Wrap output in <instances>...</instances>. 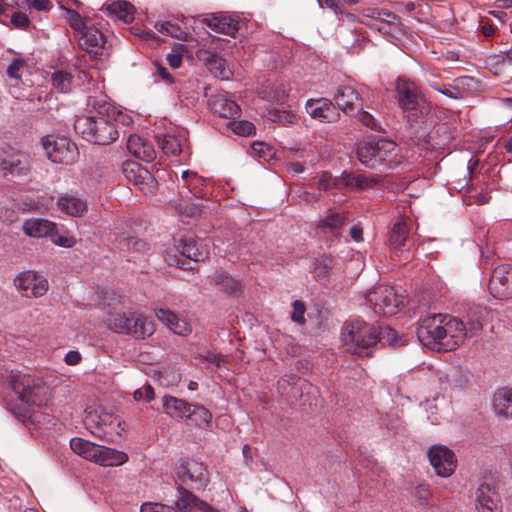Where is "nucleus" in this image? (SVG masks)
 Here are the masks:
<instances>
[{
    "instance_id": "51",
    "label": "nucleus",
    "mask_w": 512,
    "mask_h": 512,
    "mask_svg": "<svg viewBox=\"0 0 512 512\" xmlns=\"http://www.w3.org/2000/svg\"><path fill=\"white\" fill-rule=\"evenodd\" d=\"M121 244L128 245L129 243H133V250L136 252H145L149 249V244L145 241L131 235H121L117 238Z\"/></svg>"
},
{
    "instance_id": "49",
    "label": "nucleus",
    "mask_w": 512,
    "mask_h": 512,
    "mask_svg": "<svg viewBox=\"0 0 512 512\" xmlns=\"http://www.w3.org/2000/svg\"><path fill=\"white\" fill-rule=\"evenodd\" d=\"M65 10L67 13V22L75 32L80 33L88 27L79 12L70 8H66Z\"/></svg>"
},
{
    "instance_id": "52",
    "label": "nucleus",
    "mask_w": 512,
    "mask_h": 512,
    "mask_svg": "<svg viewBox=\"0 0 512 512\" xmlns=\"http://www.w3.org/2000/svg\"><path fill=\"white\" fill-rule=\"evenodd\" d=\"M135 154L138 158L146 162H152L156 159V151L152 144L143 141L141 146L135 150Z\"/></svg>"
},
{
    "instance_id": "14",
    "label": "nucleus",
    "mask_w": 512,
    "mask_h": 512,
    "mask_svg": "<svg viewBox=\"0 0 512 512\" xmlns=\"http://www.w3.org/2000/svg\"><path fill=\"white\" fill-rule=\"evenodd\" d=\"M180 256H174V261L167 259L169 265L175 264L177 267L183 270H193L194 265L204 260L206 252L199 248L197 242L192 238H186L182 240L181 245L178 248Z\"/></svg>"
},
{
    "instance_id": "30",
    "label": "nucleus",
    "mask_w": 512,
    "mask_h": 512,
    "mask_svg": "<svg viewBox=\"0 0 512 512\" xmlns=\"http://www.w3.org/2000/svg\"><path fill=\"white\" fill-rule=\"evenodd\" d=\"M23 232L30 237H50L57 230V225L46 219H30L23 224Z\"/></svg>"
},
{
    "instance_id": "62",
    "label": "nucleus",
    "mask_w": 512,
    "mask_h": 512,
    "mask_svg": "<svg viewBox=\"0 0 512 512\" xmlns=\"http://www.w3.org/2000/svg\"><path fill=\"white\" fill-rule=\"evenodd\" d=\"M377 15L379 19L388 25L397 26L400 23L399 17L388 10H377Z\"/></svg>"
},
{
    "instance_id": "17",
    "label": "nucleus",
    "mask_w": 512,
    "mask_h": 512,
    "mask_svg": "<svg viewBox=\"0 0 512 512\" xmlns=\"http://www.w3.org/2000/svg\"><path fill=\"white\" fill-rule=\"evenodd\" d=\"M14 282L17 289L26 297H40L48 290L47 280L33 271L23 272Z\"/></svg>"
},
{
    "instance_id": "38",
    "label": "nucleus",
    "mask_w": 512,
    "mask_h": 512,
    "mask_svg": "<svg viewBox=\"0 0 512 512\" xmlns=\"http://www.w3.org/2000/svg\"><path fill=\"white\" fill-rule=\"evenodd\" d=\"M182 180L184 182L183 188L187 189V193H191L197 198H203L206 195V193L200 189V186L204 185L206 180L199 177L196 173L183 171Z\"/></svg>"
},
{
    "instance_id": "11",
    "label": "nucleus",
    "mask_w": 512,
    "mask_h": 512,
    "mask_svg": "<svg viewBox=\"0 0 512 512\" xmlns=\"http://www.w3.org/2000/svg\"><path fill=\"white\" fill-rule=\"evenodd\" d=\"M444 319L438 351H453L466 339L465 323L448 314Z\"/></svg>"
},
{
    "instance_id": "12",
    "label": "nucleus",
    "mask_w": 512,
    "mask_h": 512,
    "mask_svg": "<svg viewBox=\"0 0 512 512\" xmlns=\"http://www.w3.org/2000/svg\"><path fill=\"white\" fill-rule=\"evenodd\" d=\"M445 316L446 314H433L420 319L416 334L424 346L438 351Z\"/></svg>"
},
{
    "instance_id": "26",
    "label": "nucleus",
    "mask_w": 512,
    "mask_h": 512,
    "mask_svg": "<svg viewBox=\"0 0 512 512\" xmlns=\"http://www.w3.org/2000/svg\"><path fill=\"white\" fill-rule=\"evenodd\" d=\"M410 219H399L397 220L390 233H389V245L395 251H403L409 241V224Z\"/></svg>"
},
{
    "instance_id": "32",
    "label": "nucleus",
    "mask_w": 512,
    "mask_h": 512,
    "mask_svg": "<svg viewBox=\"0 0 512 512\" xmlns=\"http://www.w3.org/2000/svg\"><path fill=\"white\" fill-rule=\"evenodd\" d=\"M162 323L174 334L187 336L191 333L190 324L171 310L162 308Z\"/></svg>"
},
{
    "instance_id": "56",
    "label": "nucleus",
    "mask_w": 512,
    "mask_h": 512,
    "mask_svg": "<svg viewBox=\"0 0 512 512\" xmlns=\"http://www.w3.org/2000/svg\"><path fill=\"white\" fill-rule=\"evenodd\" d=\"M356 116L358 121L361 122L364 126L370 128L373 131L378 129L379 125L376 119L367 111L362 110V108L357 109Z\"/></svg>"
},
{
    "instance_id": "13",
    "label": "nucleus",
    "mask_w": 512,
    "mask_h": 512,
    "mask_svg": "<svg viewBox=\"0 0 512 512\" xmlns=\"http://www.w3.org/2000/svg\"><path fill=\"white\" fill-rule=\"evenodd\" d=\"M488 288L495 298H512V266L503 264L494 268L489 279Z\"/></svg>"
},
{
    "instance_id": "58",
    "label": "nucleus",
    "mask_w": 512,
    "mask_h": 512,
    "mask_svg": "<svg viewBox=\"0 0 512 512\" xmlns=\"http://www.w3.org/2000/svg\"><path fill=\"white\" fill-rule=\"evenodd\" d=\"M11 23L14 27L26 30L31 25L29 17L20 11L14 12L11 16Z\"/></svg>"
},
{
    "instance_id": "39",
    "label": "nucleus",
    "mask_w": 512,
    "mask_h": 512,
    "mask_svg": "<svg viewBox=\"0 0 512 512\" xmlns=\"http://www.w3.org/2000/svg\"><path fill=\"white\" fill-rule=\"evenodd\" d=\"M109 11L125 23H131L134 20L135 7L126 0L113 2L109 6Z\"/></svg>"
},
{
    "instance_id": "42",
    "label": "nucleus",
    "mask_w": 512,
    "mask_h": 512,
    "mask_svg": "<svg viewBox=\"0 0 512 512\" xmlns=\"http://www.w3.org/2000/svg\"><path fill=\"white\" fill-rule=\"evenodd\" d=\"M72 81L73 75L63 70H56L51 75V83L59 92L69 91Z\"/></svg>"
},
{
    "instance_id": "57",
    "label": "nucleus",
    "mask_w": 512,
    "mask_h": 512,
    "mask_svg": "<svg viewBox=\"0 0 512 512\" xmlns=\"http://www.w3.org/2000/svg\"><path fill=\"white\" fill-rule=\"evenodd\" d=\"M293 312L291 314V320L297 324L305 323V304L301 300H294L292 303Z\"/></svg>"
},
{
    "instance_id": "28",
    "label": "nucleus",
    "mask_w": 512,
    "mask_h": 512,
    "mask_svg": "<svg viewBox=\"0 0 512 512\" xmlns=\"http://www.w3.org/2000/svg\"><path fill=\"white\" fill-rule=\"evenodd\" d=\"M209 279L212 284L220 287L221 291L228 295L237 296L242 291L241 282L225 271L217 270L209 276Z\"/></svg>"
},
{
    "instance_id": "50",
    "label": "nucleus",
    "mask_w": 512,
    "mask_h": 512,
    "mask_svg": "<svg viewBox=\"0 0 512 512\" xmlns=\"http://www.w3.org/2000/svg\"><path fill=\"white\" fill-rule=\"evenodd\" d=\"M181 152V145L175 137L162 135V154L178 155Z\"/></svg>"
},
{
    "instance_id": "35",
    "label": "nucleus",
    "mask_w": 512,
    "mask_h": 512,
    "mask_svg": "<svg viewBox=\"0 0 512 512\" xmlns=\"http://www.w3.org/2000/svg\"><path fill=\"white\" fill-rule=\"evenodd\" d=\"M493 408L497 415L504 418L512 417V389H499L493 398Z\"/></svg>"
},
{
    "instance_id": "47",
    "label": "nucleus",
    "mask_w": 512,
    "mask_h": 512,
    "mask_svg": "<svg viewBox=\"0 0 512 512\" xmlns=\"http://www.w3.org/2000/svg\"><path fill=\"white\" fill-rule=\"evenodd\" d=\"M227 127L233 131V133L240 136H250L255 133V126L252 122L247 120L242 121H229Z\"/></svg>"
},
{
    "instance_id": "31",
    "label": "nucleus",
    "mask_w": 512,
    "mask_h": 512,
    "mask_svg": "<svg viewBox=\"0 0 512 512\" xmlns=\"http://www.w3.org/2000/svg\"><path fill=\"white\" fill-rule=\"evenodd\" d=\"M93 107L96 113L106 114L115 124V127L117 124H121L126 127L133 124V118L130 115L123 113L105 101H95L93 103Z\"/></svg>"
},
{
    "instance_id": "46",
    "label": "nucleus",
    "mask_w": 512,
    "mask_h": 512,
    "mask_svg": "<svg viewBox=\"0 0 512 512\" xmlns=\"http://www.w3.org/2000/svg\"><path fill=\"white\" fill-rule=\"evenodd\" d=\"M423 76L427 84L435 91L444 83L442 81V70L440 68L433 66L427 67L423 71Z\"/></svg>"
},
{
    "instance_id": "54",
    "label": "nucleus",
    "mask_w": 512,
    "mask_h": 512,
    "mask_svg": "<svg viewBox=\"0 0 512 512\" xmlns=\"http://www.w3.org/2000/svg\"><path fill=\"white\" fill-rule=\"evenodd\" d=\"M198 358L201 361L208 362L213 364L215 367L220 368L223 364L227 362L225 356L219 353H214L212 351H204L203 353H199Z\"/></svg>"
},
{
    "instance_id": "20",
    "label": "nucleus",
    "mask_w": 512,
    "mask_h": 512,
    "mask_svg": "<svg viewBox=\"0 0 512 512\" xmlns=\"http://www.w3.org/2000/svg\"><path fill=\"white\" fill-rule=\"evenodd\" d=\"M177 492L179 496L175 507L180 512H192L193 510L198 512H219L182 485L177 486Z\"/></svg>"
},
{
    "instance_id": "21",
    "label": "nucleus",
    "mask_w": 512,
    "mask_h": 512,
    "mask_svg": "<svg viewBox=\"0 0 512 512\" xmlns=\"http://www.w3.org/2000/svg\"><path fill=\"white\" fill-rule=\"evenodd\" d=\"M307 113L321 122L331 123L336 121L340 113L338 108L328 99H310L306 103Z\"/></svg>"
},
{
    "instance_id": "55",
    "label": "nucleus",
    "mask_w": 512,
    "mask_h": 512,
    "mask_svg": "<svg viewBox=\"0 0 512 512\" xmlns=\"http://www.w3.org/2000/svg\"><path fill=\"white\" fill-rule=\"evenodd\" d=\"M26 65V61L21 58L14 59L9 66L7 67L6 74L9 78L20 80L21 74L20 70Z\"/></svg>"
},
{
    "instance_id": "37",
    "label": "nucleus",
    "mask_w": 512,
    "mask_h": 512,
    "mask_svg": "<svg viewBox=\"0 0 512 512\" xmlns=\"http://www.w3.org/2000/svg\"><path fill=\"white\" fill-rule=\"evenodd\" d=\"M70 447L73 452L80 455L81 457L94 462L95 458L97 457V451L99 448V445L90 442L88 440H84L82 438H72L70 440Z\"/></svg>"
},
{
    "instance_id": "63",
    "label": "nucleus",
    "mask_w": 512,
    "mask_h": 512,
    "mask_svg": "<svg viewBox=\"0 0 512 512\" xmlns=\"http://www.w3.org/2000/svg\"><path fill=\"white\" fill-rule=\"evenodd\" d=\"M482 328V323L479 320L470 319L465 324L466 338L476 336L482 330Z\"/></svg>"
},
{
    "instance_id": "4",
    "label": "nucleus",
    "mask_w": 512,
    "mask_h": 512,
    "mask_svg": "<svg viewBox=\"0 0 512 512\" xmlns=\"http://www.w3.org/2000/svg\"><path fill=\"white\" fill-rule=\"evenodd\" d=\"M356 154L361 164L371 169H377L380 166L392 168L398 164L395 160L396 144L383 138L359 143Z\"/></svg>"
},
{
    "instance_id": "16",
    "label": "nucleus",
    "mask_w": 512,
    "mask_h": 512,
    "mask_svg": "<svg viewBox=\"0 0 512 512\" xmlns=\"http://www.w3.org/2000/svg\"><path fill=\"white\" fill-rule=\"evenodd\" d=\"M428 457L438 476L448 477L456 468V458L450 449L434 445L428 450Z\"/></svg>"
},
{
    "instance_id": "2",
    "label": "nucleus",
    "mask_w": 512,
    "mask_h": 512,
    "mask_svg": "<svg viewBox=\"0 0 512 512\" xmlns=\"http://www.w3.org/2000/svg\"><path fill=\"white\" fill-rule=\"evenodd\" d=\"M74 130L83 139L96 145H109L119 136L115 124L106 114L79 117L74 123Z\"/></svg>"
},
{
    "instance_id": "18",
    "label": "nucleus",
    "mask_w": 512,
    "mask_h": 512,
    "mask_svg": "<svg viewBox=\"0 0 512 512\" xmlns=\"http://www.w3.org/2000/svg\"><path fill=\"white\" fill-rule=\"evenodd\" d=\"M202 23L213 31L235 37L241 27L238 16L226 12L210 14L202 20Z\"/></svg>"
},
{
    "instance_id": "53",
    "label": "nucleus",
    "mask_w": 512,
    "mask_h": 512,
    "mask_svg": "<svg viewBox=\"0 0 512 512\" xmlns=\"http://www.w3.org/2000/svg\"><path fill=\"white\" fill-rule=\"evenodd\" d=\"M268 117L273 122L286 124L292 123L295 118V115L285 110L273 108L269 110Z\"/></svg>"
},
{
    "instance_id": "43",
    "label": "nucleus",
    "mask_w": 512,
    "mask_h": 512,
    "mask_svg": "<svg viewBox=\"0 0 512 512\" xmlns=\"http://www.w3.org/2000/svg\"><path fill=\"white\" fill-rule=\"evenodd\" d=\"M376 344L379 342L381 345H397L398 337L397 332L389 326L375 327Z\"/></svg>"
},
{
    "instance_id": "23",
    "label": "nucleus",
    "mask_w": 512,
    "mask_h": 512,
    "mask_svg": "<svg viewBox=\"0 0 512 512\" xmlns=\"http://www.w3.org/2000/svg\"><path fill=\"white\" fill-rule=\"evenodd\" d=\"M162 35L184 42L189 41L192 35L187 24V18L182 14L166 16L165 19H162Z\"/></svg>"
},
{
    "instance_id": "27",
    "label": "nucleus",
    "mask_w": 512,
    "mask_h": 512,
    "mask_svg": "<svg viewBox=\"0 0 512 512\" xmlns=\"http://www.w3.org/2000/svg\"><path fill=\"white\" fill-rule=\"evenodd\" d=\"M200 59L204 62L207 69L217 78L229 79L231 71L224 58L219 56L217 53L204 51Z\"/></svg>"
},
{
    "instance_id": "33",
    "label": "nucleus",
    "mask_w": 512,
    "mask_h": 512,
    "mask_svg": "<svg viewBox=\"0 0 512 512\" xmlns=\"http://www.w3.org/2000/svg\"><path fill=\"white\" fill-rule=\"evenodd\" d=\"M96 456L94 462L102 466H119L128 461V455L125 452L101 445Z\"/></svg>"
},
{
    "instance_id": "9",
    "label": "nucleus",
    "mask_w": 512,
    "mask_h": 512,
    "mask_svg": "<svg viewBox=\"0 0 512 512\" xmlns=\"http://www.w3.org/2000/svg\"><path fill=\"white\" fill-rule=\"evenodd\" d=\"M108 327L116 333L133 335L144 339L153 333V323L133 313L121 312L111 314L107 319Z\"/></svg>"
},
{
    "instance_id": "10",
    "label": "nucleus",
    "mask_w": 512,
    "mask_h": 512,
    "mask_svg": "<svg viewBox=\"0 0 512 512\" xmlns=\"http://www.w3.org/2000/svg\"><path fill=\"white\" fill-rule=\"evenodd\" d=\"M175 483L177 485H190L191 488L200 490L208 485L209 472L203 463L196 460H183L175 468Z\"/></svg>"
},
{
    "instance_id": "40",
    "label": "nucleus",
    "mask_w": 512,
    "mask_h": 512,
    "mask_svg": "<svg viewBox=\"0 0 512 512\" xmlns=\"http://www.w3.org/2000/svg\"><path fill=\"white\" fill-rule=\"evenodd\" d=\"M187 418L195 423L199 427H206L210 424L212 419L211 412L202 405H194L193 409H189Z\"/></svg>"
},
{
    "instance_id": "15",
    "label": "nucleus",
    "mask_w": 512,
    "mask_h": 512,
    "mask_svg": "<svg viewBox=\"0 0 512 512\" xmlns=\"http://www.w3.org/2000/svg\"><path fill=\"white\" fill-rule=\"evenodd\" d=\"M347 220V212H330L319 220L316 225V232L320 237H325L331 243L338 241L341 238L342 229Z\"/></svg>"
},
{
    "instance_id": "60",
    "label": "nucleus",
    "mask_w": 512,
    "mask_h": 512,
    "mask_svg": "<svg viewBox=\"0 0 512 512\" xmlns=\"http://www.w3.org/2000/svg\"><path fill=\"white\" fill-rule=\"evenodd\" d=\"M18 213L11 207H0V222L11 224L17 221Z\"/></svg>"
},
{
    "instance_id": "34",
    "label": "nucleus",
    "mask_w": 512,
    "mask_h": 512,
    "mask_svg": "<svg viewBox=\"0 0 512 512\" xmlns=\"http://www.w3.org/2000/svg\"><path fill=\"white\" fill-rule=\"evenodd\" d=\"M191 405L182 399L173 396H164L162 398V408L171 418L181 420L187 416Z\"/></svg>"
},
{
    "instance_id": "48",
    "label": "nucleus",
    "mask_w": 512,
    "mask_h": 512,
    "mask_svg": "<svg viewBox=\"0 0 512 512\" xmlns=\"http://www.w3.org/2000/svg\"><path fill=\"white\" fill-rule=\"evenodd\" d=\"M187 52L185 44L177 43L172 48V51L167 55V61L172 69H177L182 64L183 55Z\"/></svg>"
},
{
    "instance_id": "7",
    "label": "nucleus",
    "mask_w": 512,
    "mask_h": 512,
    "mask_svg": "<svg viewBox=\"0 0 512 512\" xmlns=\"http://www.w3.org/2000/svg\"><path fill=\"white\" fill-rule=\"evenodd\" d=\"M41 147L53 163L71 165L78 160L77 145L65 136L50 134L41 138Z\"/></svg>"
},
{
    "instance_id": "6",
    "label": "nucleus",
    "mask_w": 512,
    "mask_h": 512,
    "mask_svg": "<svg viewBox=\"0 0 512 512\" xmlns=\"http://www.w3.org/2000/svg\"><path fill=\"white\" fill-rule=\"evenodd\" d=\"M31 171L30 157L10 145L0 147V175L14 183L25 178Z\"/></svg>"
},
{
    "instance_id": "36",
    "label": "nucleus",
    "mask_w": 512,
    "mask_h": 512,
    "mask_svg": "<svg viewBox=\"0 0 512 512\" xmlns=\"http://www.w3.org/2000/svg\"><path fill=\"white\" fill-rule=\"evenodd\" d=\"M342 181L346 187L356 190H365L368 188H373L375 185L379 183V180L377 178L368 177L364 174L354 173H343Z\"/></svg>"
},
{
    "instance_id": "25",
    "label": "nucleus",
    "mask_w": 512,
    "mask_h": 512,
    "mask_svg": "<svg viewBox=\"0 0 512 512\" xmlns=\"http://www.w3.org/2000/svg\"><path fill=\"white\" fill-rule=\"evenodd\" d=\"M209 106L214 113L223 118L234 120L240 116L241 109L239 105L224 95L212 96L209 100Z\"/></svg>"
},
{
    "instance_id": "24",
    "label": "nucleus",
    "mask_w": 512,
    "mask_h": 512,
    "mask_svg": "<svg viewBox=\"0 0 512 512\" xmlns=\"http://www.w3.org/2000/svg\"><path fill=\"white\" fill-rule=\"evenodd\" d=\"M79 45L82 49L95 55L102 54L104 49L105 37L103 33L95 27L88 26L80 32Z\"/></svg>"
},
{
    "instance_id": "22",
    "label": "nucleus",
    "mask_w": 512,
    "mask_h": 512,
    "mask_svg": "<svg viewBox=\"0 0 512 512\" xmlns=\"http://www.w3.org/2000/svg\"><path fill=\"white\" fill-rule=\"evenodd\" d=\"M334 101L337 105L338 111L342 110L344 113L351 115L357 109L362 108V97L359 92L353 87L344 85L337 89L334 95Z\"/></svg>"
},
{
    "instance_id": "45",
    "label": "nucleus",
    "mask_w": 512,
    "mask_h": 512,
    "mask_svg": "<svg viewBox=\"0 0 512 512\" xmlns=\"http://www.w3.org/2000/svg\"><path fill=\"white\" fill-rule=\"evenodd\" d=\"M334 267V259L331 256L322 255L313 263V272L317 278L326 277Z\"/></svg>"
},
{
    "instance_id": "41",
    "label": "nucleus",
    "mask_w": 512,
    "mask_h": 512,
    "mask_svg": "<svg viewBox=\"0 0 512 512\" xmlns=\"http://www.w3.org/2000/svg\"><path fill=\"white\" fill-rule=\"evenodd\" d=\"M174 209L183 221L198 219L202 214L200 205L195 203H177Z\"/></svg>"
},
{
    "instance_id": "29",
    "label": "nucleus",
    "mask_w": 512,
    "mask_h": 512,
    "mask_svg": "<svg viewBox=\"0 0 512 512\" xmlns=\"http://www.w3.org/2000/svg\"><path fill=\"white\" fill-rule=\"evenodd\" d=\"M57 207L60 211L72 217H81L88 210L85 200L68 194L58 198Z\"/></svg>"
},
{
    "instance_id": "8",
    "label": "nucleus",
    "mask_w": 512,
    "mask_h": 512,
    "mask_svg": "<svg viewBox=\"0 0 512 512\" xmlns=\"http://www.w3.org/2000/svg\"><path fill=\"white\" fill-rule=\"evenodd\" d=\"M366 301L375 314L393 316L403 305L404 297L388 285H377L366 293Z\"/></svg>"
},
{
    "instance_id": "5",
    "label": "nucleus",
    "mask_w": 512,
    "mask_h": 512,
    "mask_svg": "<svg viewBox=\"0 0 512 512\" xmlns=\"http://www.w3.org/2000/svg\"><path fill=\"white\" fill-rule=\"evenodd\" d=\"M395 98L411 124L417 123L426 113V106L416 84L408 79H397Z\"/></svg>"
},
{
    "instance_id": "1",
    "label": "nucleus",
    "mask_w": 512,
    "mask_h": 512,
    "mask_svg": "<svg viewBox=\"0 0 512 512\" xmlns=\"http://www.w3.org/2000/svg\"><path fill=\"white\" fill-rule=\"evenodd\" d=\"M5 381L21 401L24 412L15 415L18 419L23 418L22 421H24L28 413L40 407L46 400L44 384L40 379L30 374L12 370L6 376Z\"/></svg>"
},
{
    "instance_id": "61",
    "label": "nucleus",
    "mask_w": 512,
    "mask_h": 512,
    "mask_svg": "<svg viewBox=\"0 0 512 512\" xmlns=\"http://www.w3.org/2000/svg\"><path fill=\"white\" fill-rule=\"evenodd\" d=\"M454 89H456V87L454 86V83L451 82V83H442L441 86L439 87V89H437L436 91L451 98V99H456V100L461 99L460 93Z\"/></svg>"
},
{
    "instance_id": "64",
    "label": "nucleus",
    "mask_w": 512,
    "mask_h": 512,
    "mask_svg": "<svg viewBox=\"0 0 512 512\" xmlns=\"http://www.w3.org/2000/svg\"><path fill=\"white\" fill-rule=\"evenodd\" d=\"M332 175L329 172H323L318 180V187L321 190H329L332 187Z\"/></svg>"
},
{
    "instance_id": "19",
    "label": "nucleus",
    "mask_w": 512,
    "mask_h": 512,
    "mask_svg": "<svg viewBox=\"0 0 512 512\" xmlns=\"http://www.w3.org/2000/svg\"><path fill=\"white\" fill-rule=\"evenodd\" d=\"M475 495L476 509L479 512H502L501 499L493 485L481 483Z\"/></svg>"
},
{
    "instance_id": "44",
    "label": "nucleus",
    "mask_w": 512,
    "mask_h": 512,
    "mask_svg": "<svg viewBox=\"0 0 512 512\" xmlns=\"http://www.w3.org/2000/svg\"><path fill=\"white\" fill-rule=\"evenodd\" d=\"M456 87V91L460 93V98L463 99L465 95L476 90L478 81L471 76H460L452 81Z\"/></svg>"
},
{
    "instance_id": "3",
    "label": "nucleus",
    "mask_w": 512,
    "mask_h": 512,
    "mask_svg": "<svg viewBox=\"0 0 512 512\" xmlns=\"http://www.w3.org/2000/svg\"><path fill=\"white\" fill-rule=\"evenodd\" d=\"M341 341L358 356L371 357L376 345L375 327L362 320L346 321L341 331Z\"/></svg>"
},
{
    "instance_id": "59",
    "label": "nucleus",
    "mask_w": 512,
    "mask_h": 512,
    "mask_svg": "<svg viewBox=\"0 0 512 512\" xmlns=\"http://www.w3.org/2000/svg\"><path fill=\"white\" fill-rule=\"evenodd\" d=\"M50 238L53 244L65 248H71L76 243L73 237L59 235L57 230L50 235Z\"/></svg>"
}]
</instances>
